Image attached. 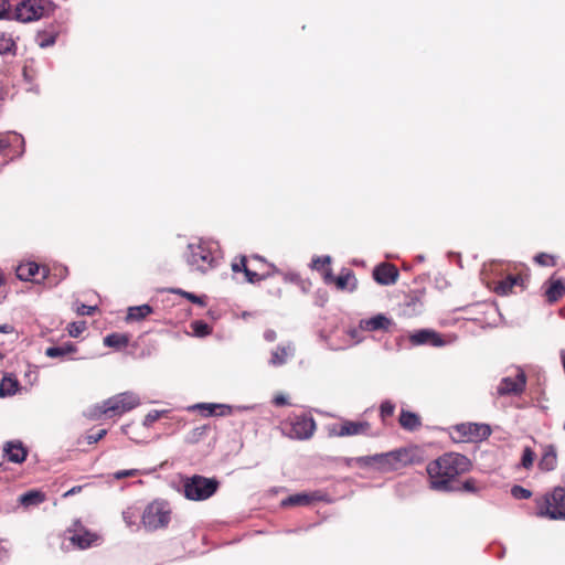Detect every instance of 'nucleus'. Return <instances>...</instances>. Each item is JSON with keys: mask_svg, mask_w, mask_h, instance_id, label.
<instances>
[{"mask_svg": "<svg viewBox=\"0 0 565 565\" xmlns=\"http://www.w3.org/2000/svg\"><path fill=\"white\" fill-rule=\"evenodd\" d=\"M470 459L458 452H446L430 461L427 467L429 487L438 492L458 491L457 477L470 471Z\"/></svg>", "mask_w": 565, "mask_h": 565, "instance_id": "nucleus-1", "label": "nucleus"}, {"mask_svg": "<svg viewBox=\"0 0 565 565\" xmlns=\"http://www.w3.org/2000/svg\"><path fill=\"white\" fill-rule=\"evenodd\" d=\"M218 254L217 243L199 238L188 244L184 258L191 270L205 274L217 266Z\"/></svg>", "mask_w": 565, "mask_h": 565, "instance_id": "nucleus-2", "label": "nucleus"}, {"mask_svg": "<svg viewBox=\"0 0 565 565\" xmlns=\"http://www.w3.org/2000/svg\"><path fill=\"white\" fill-rule=\"evenodd\" d=\"M140 405L139 396L130 391L116 394L102 404L96 405L89 413L90 418H98L102 415L109 417L122 415Z\"/></svg>", "mask_w": 565, "mask_h": 565, "instance_id": "nucleus-3", "label": "nucleus"}, {"mask_svg": "<svg viewBox=\"0 0 565 565\" xmlns=\"http://www.w3.org/2000/svg\"><path fill=\"white\" fill-rule=\"evenodd\" d=\"M55 9L56 4L51 0H22L13 11V19L29 23L50 17Z\"/></svg>", "mask_w": 565, "mask_h": 565, "instance_id": "nucleus-4", "label": "nucleus"}, {"mask_svg": "<svg viewBox=\"0 0 565 565\" xmlns=\"http://www.w3.org/2000/svg\"><path fill=\"white\" fill-rule=\"evenodd\" d=\"M536 515L548 518L551 520H565V489L555 488L551 493H546L536 500Z\"/></svg>", "mask_w": 565, "mask_h": 565, "instance_id": "nucleus-5", "label": "nucleus"}, {"mask_svg": "<svg viewBox=\"0 0 565 565\" xmlns=\"http://www.w3.org/2000/svg\"><path fill=\"white\" fill-rule=\"evenodd\" d=\"M218 484V481L214 478L195 475L184 480L183 493L189 500L204 501L217 491Z\"/></svg>", "mask_w": 565, "mask_h": 565, "instance_id": "nucleus-6", "label": "nucleus"}, {"mask_svg": "<svg viewBox=\"0 0 565 565\" xmlns=\"http://www.w3.org/2000/svg\"><path fill=\"white\" fill-rule=\"evenodd\" d=\"M171 510L166 501H153L142 513V524L149 531L166 527L170 522Z\"/></svg>", "mask_w": 565, "mask_h": 565, "instance_id": "nucleus-7", "label": "nucleus"}, {"mask_svg": "<svg viewBox=\"0 0 565 565\" xmlns=\"http://www.w3.org/2000/svg\"><path fill=\"white\" fill-rule=\"evenodd\" d=\"M491 435L490 426L487 424L463 423L454 427L452 439L459 443L476 441Z\"/></svg>", "mask_w": 565, "mask_h": 565, "instance_id": "nucleus-8", "label": "nucleus"}, {"mask_svg": "<svg viewBox=\"0 0 565 565\" xmlns=\"http://www.w3.org/2000/svg\"><path fill=\"white\" fill-rule=\"evenodd\" d=\"M371 424L366 420H342L329 428V434L337 437L370 435Z\"/></svg>", "mask_w": 565, "mask_h": 565, "instance_id": "nucleus-9", "label": "nucleus"}, {"mask_svg": "<svg viewBox=\"0 0 565 565\" xmlns=\"http://www.w3.org/2000/svg\"><path fill=\"white\" fill-rule=\"evenodd\" d=\"M407 452L404 449H395L387 452L375 454V469L381 472H388L397 470L399 463L406 457Z\"/></svg>", "mask_w": 565, "mask_h": 565, "instance_id": "nucleus-10", "label": "nucleus"}, {"mask_svg": "<svg viewBox=\"0 0 565 565\" xmlns=\"http://www.w3.org/2000/svg\"><path fill=\"white\" fill-rule=\"evenodd\" d=\"M315 429V419L311 416L301 415L291 420L288 435L295 439H308L313 435Z\"/></svg>", "mask_w": 565, "mask_h": 565, "instance_id": "nucleus-11", "label": "nucleus"}, {"mask_svg": "<svg viewBox=\"0 0 565 565\" xmlns=\"http://www.w3.org/2000/svg\"><path fill=\"white\" fill-rule=\"evenodd\" d=\"M413 345H430L435 348L445 347L450 341H446L443 335L430 329H420L409 335Z\"/></svg>", "mask_w": 565, "mask_h": 565, "instance_id": "nucleus-12", "label": "nucleus"}, {"mask_svg": "<svg viewBox=\"0 0 565 565\" xmlns=\"http://www.w3.org/2000/svg\"><path fill=\"white\" fill-rule=\"evenodd\" d=\"M68 533L71 534V542L82 550L90 547L93 543L98 540V536L86 530L78 520H76L72 527L68 529Z\"/></svg>", "mask_w": 565, "mask_h": 565, "instance_id": "nucleus-13", "label": "nucleus"}, {"mask_svg": "<svg viewBox=\"0 0 565 565\" xmlns=\"http://www.w3.org/2000/svg\"><path fill=\"white\" fill-rule=\"evenodd\" d=\"M525 384V374L522 371H518L515 376H505L501 379L497 386V393L501 396L520 394L523 392Z\"/></svg>", "mask_w": 565, "mask_h": 565, "instance_id": "nucleus-14", "label": "nucleus"}, {"mask_svg": "<svg viewBox=\"0 0 565 565\" xmlns=\"http://www.w3.org/2000/svg\"><path fill=\"white\" fill-rule=\"evenodd\" d=\"M373 278L382 286H391L397 281L398 270L392 264L382 263L373 269Z\"/></svg>", "mask_w": 565, "mask_h": 565, "instance_id": "nucleus-15", "label": "nucleus"}, {"mask_svg": "<svg viewBox=\"0 0 565 565\" xmlns=\"http://www.w3.org/2000/svg\"><path fill=\"white\" fill-rule=\"evenodd\" d=\"M394 324L393 320L383 313H377L367 319H361L359 321V328L362 331H388Z\"/></svg>", "mask_w": 565, "mask_h": 565, "instance_id": "nucleus-16", "label": "nucleus"}, {"mask_svg": "<svg viewBox=\"0 0 565 565\" xmlns=\"http://www.w3.org/2000/svg\"><path fill=\"white\" fill-rule=\"evenodd\" d=\"M3 452L8 461L13 463H22L28 456V449L20 440L7 441L3 446Z\"/></svg>", "mask_w": 565, "mask_h": 565, "instance_id": "nucleus-17", "label": "nucleus"}, {"mask_svg": "<svg viewBox=\"0 0 565 565\" xmlns=\"http://www.w3.org/2000/svg\"><path fill=\"white\" fill-rule=\"evenodd\" d=\"M295 345L292 342H288L287 344L278 345L270 353V359L268 364L271 366H281L287 363L288 359L295 355Z\"/></svg>", "mask_w": 565, "mask_h": 565, "instance_id": "nucleus-18", "label": "nucleus"}, {"mask_svg": "<svg viewBox=\"0 0 565 565\" xmlns=\"http://www.w3.org/2000/svg\"><path fill=\"white\" fill-rule=\"evenodd\" d=\"M321 499V495L318 492L315 493H296L287 497L280 503L281 507H296V505H309L313 501H318Z\"/></svg>", "mask_w": 565, "mask_h": 565, "instance_id": "nucleus-19", "label": "nucleus"}, {"mask_svg": "<svg viewBox=\"0 0 565 565\" xmlns=\"http://www.w3.org/2000/svg\"><path fill=\"white\" fill-rule=\"evenodd\" d=\"M398 422L401 427L408 431H414L422 426L420 417L416 413L405 409H402Z\"/></svg>", "mask_w": 565, "mask_h": 565, "instance_id": "nucleus-20", "label": "nucleus"}, {"mask_svg": "<svg viewBox=\"0 0 565 565\" xmlns=\"http://www.w3.org/2000/svg\"><path fill=\"white\" fill-rule=\"evenodd\" d=\"M557 456L556 449L553 445H547L544 448L543 455L539 461V467L544 471H552L556 467Z\"/></svg>", "mask_w": 565, "mask_h": 565, "instance_id": "nucleus-21", "label": "nucleus"}, {"mask_svg": "<svg viewBox=\"0 0 565 565\" xmlns=\"http://www.w3.org/2000/svg\"><path fill=\"white\" fill-rule=\"evenodd\" d=\"M77 352V348L72 342H65L62 345L50 347L45 350V355L51 359H63L68 354Z\"/></svg>", "mask_w": 565, "mask_h": 565, "instance_id": "nucleus-22", "label": "nucleus"}, {"mask_svg": "<svg viewBox=\"0 0 565 565\" xmlns=\"http://www.w3.org/2000/svg\"><path fill=\"white\" fill-rule=\"evenodd\" d=\"M335 285L340 290L353 291L356 289V278L350 269H343L342 273L335 278Z\"/></svg>", "mask_w": 565, "mask_h": 565, "instance_id": "nucleus-23", "label": "nucleus"}, {"mask_svg": "<svg viewBox=\"0 0 565 565\" xmlns=\"http://www.w3.org/2000/svg\"><path fill=\"white\" fill-rule=\"evenodd\" d=\"M40 273V266L34 262H28L20 264L17 267V277L22 281L31 280L35 275Z\"/></svg>", "mask_w": 565, "mask_h": 565, "instance_id": "nucleus-24", "label": "nucleus"}, {"mask_svg": "<svg viewBox=\"0 0 565 565\" xmlns=\"http://www.w3.org/2000/svg\"><path fill=\"white\" fill-rule=\"evenodd\" d=\"M522 282V277L510 275L498 284L495 292L501 296H507L512 292L513 287L521 286Z\"/></svg>", "mask_w": 565, "mask_h": 565, "instance_id": "nucleus-25", "label": "nucleus"}, {"mask_svg": "<svg viewBox=\"0 0 565 565\" xmlns=\"http://www.w3.org/2000/svg\"><path fill=\"white\" fill-rule=\"evenodd\" d=\"M14 143H19L21 146V151L19 156H22L24 152V139L21 135L17 132L7 134L0 137V153L4 152Z\"/></svg>", "mask_w": 565, "mask_h": 565, "instance_id": "nucleus-26", "label": "nucleus"}, {"mask_svg": "<svg viewBox=\"0 0 565 565\" xmlns=\"http://www.w3.org/2000/svg\"><path fill=\"white\" fill-rule=\"evenodd\" d=\"M45 500V494L38 490L28 491L19 497V502L24 508L39 505Z\"/></svg>", "mask_w": 565, "mask_h": 565, "instance_id": "nucleus-27", "label": "nucleus"}, {"mask_svg": "<svg viewBox=\"0 0 565 565\" xmlns=\"http://www.w3.org/2000/svg\"><path fill=\"white\" fill-rule=\"evenodd\" d=\"M153 312V308L147 303L141 306L129 307L126 320L127 321H141L147 316Z\"/></svg>", "mask_w": 565, "mask_h": 565, "instance_id": "nucleus-28", "label": "nucleus"}, {"mask_svg": "<svg viewBox=\"0 0 565 565\" xmlns=\"http://www.w3.org/2000/svg\"><path fill=\"white\" fill-rule=\"evenodd\" d=\"M129 343V335L125 333H110L104 338V345L120 350Z\"/></svg>", "mask_w": 565, "mask_h": 565, "instance_id": "nucleus-29", "label": "nucleus"}, {"mask_svg": "<svg viewBox=\"0 0 565 565\" xmlns=\"http://www.w3.org/2000/svg\"><path fill=\"white\" fill-rule=\"evenodd\" d=\"M19 382L18 380L6 375L3 376L0 384V397L12 396L18 392Z\"/></svg>", "mask_w": 565, "mask_h": 565, "instance_id": "nucleus-30", "label": "nucleus"}, {"mask_svg": "<svg viewBox=\"0 0 565 565\" xmlns=\"http://www.w3.org/2000/svg\"><path fill=\"white\" fill-rule=\"evenodd\" d=\"M565 292L564 284L558 279L551 282L550 287L546 289L545 295L550 302H555Z\"/></svg>", "mask_w": 565, "mask_h": 565, "instance_id": "nucleus-31", "label": "nucleus"}, {"mask_svg": "<svg viewBox=\"0 0 565 565\" xmlns=\"http://www.w3.org/2000/svg\"><path fill=\"white\" fill-rule=\"evenodd\" d=\"M189 411H200L203 416L217 415V403H198L189 407Z\"/></svg>", "mask_w": 565, "mask_h": 565, "instance_id": "nucleus-32", "label": "nucleus"}, {"mask_svg": "<svg viewBox=\"0 0 565 565\" xmlns=\"http://www.w3.org/2000/svg\"><path fill=\"white\" fill-rule=\"evenodd\" d=\"M57 34L56 33H47L45 31H40L36 35V41L40 47L45 49L55 44Z\"/></svg>", "mask_w": 565, "mask_h": 565, "instance_id": "nucleus-33", "label": "nucleus"}, {"mask_svg": "<svg viewBox=\"0 0 565 565\" xmlns=\"http://www.w3.org/2000/svg\"><path fill=\"white\" fill-rule=\"evenodd\" d=\"M169 414L168 409H152L143 418L142 425L147 428L151 427L154 422L161 417H166Z\"/></svg>", "mask_w": 565, "mask_h": 565, "instance_id": "nucleus-34", "label": "nucleus"}, {"mask_svg": "<svg viewBox=\"0 0 565 565\" xmlns=\"http://www.w3.org/2000/svg\"><path fill=\"white\" fill-rule=\"evenodd\" d=\"M191 328L193 330L194 335L200 338L209 335L212 331L211 327L202 320L193 321L191 323Z\"/></svg>", "mask_w": 565, "mask_h": 565, "instance_id": "nucleus-35", "label": "nucleus"}, {"mask_svg": "<svg viewBox=\"0 0 565 565\" xmlns=\"http://www.w3.org/2000/svg\"><path fill=\"white\" fill-rule=\"evenodd\" d=\"M15 47L12 38L6 33H0V55L11 53Z\"/></svg>", "mask_w": 565, "mask_h": 565, "instance_id": "nucleus-36", "label": "nucleus"}, {"mask_svg": "<svg viewBox=\"0 0 565 565\" xmlns=\"http://www.w3.org/2000/svg\"><path fill=\"white\" fill-rule=\"evenodd\" d=\"M395 411V404L390 401H383L380 405V416L383 420H385L387 417L392 416Z\"/></svg>", "mask_w": 565, "mask_h": 565, "instance_id": "nucleus-37", "label": "nucleus"}, {"mask_svg": "<svg viewBox=\"0 0 565 565\" xmlns=\"http://www.w3.org/2000/svg\"><path fill=\"white\" fill-rule=\"evenodd\" d=\"M535 454L530 447L523 449L521 466L525 469H530L533 466Z\"/></svg>", "mask_w": 565, "mask_h": 565, "instance_id": "nucleus-38", "label": "nucleus"}, {"mask_svg": "<svg viewBox=\"0 0 565 565\" xmlns=\"http://www.w3.org/2000/svg\"><path fill=\"white\" fill-rule=\"evenodd\" d=\"M511 494L514 499L525 500L531 498L532 492L529 489L515 484L511 488Z\"/></svg>", "mask_w": 565, "mask_h": 565, "instance_id": "nucleus-39", "label": "nucleus"}, {"mask_svg": "<svg viewBox=\"0 0 565 565\" xmlns=\"http://www.w3.org/2000/svg\"><path fill=\"white\" fill-rule=\"evenodd\" d=\"M85 329H86V322L79 321V322L70 323L67 331L71 337L77 338L84 332Z\"/></svg>", "mask_w": 565, "mask_h": 565, "instance_id": "nucleus-40", "label": "nucleus"}, {"mask_svg": "<svg viewBox=\"0 0 565 565\" xmlns=\"http://www.w3.org/2000/svg\"><path fill=\"white\" fill-rule=\"evenodd\" d=\"M356 463L362 468H374L375 469V455L361 456L354 459Z\"/></svg>", "mask_w": 565, "mask_h": 565, "instance_id": "nucleus-41", "label": "nucleus"}, {"mask_svg": "<svg viewBox=\"0 0 565 565\" xmlns=\"http://www.w3.org/2000/svg\"><path fill=\"white\" fill-rule=\"evenodd\" d=\"M178 292L180 295H182L184 298H186L188 300H190L191 302L196 303L201 307H204L206 305L204 297L198 296V295L189 292V291H183V290H178Z\"/></svg>", "mask_w": 565, "mask_h": 565, "instance_id": "nucleus-42", "label": "nucleus"}, {"mask_svg": "<svg viewBox=\"0 0 565 565\" xmlns=\"http://www.w3.org/2000/svg\"><path fill=\"white\" fill-rule=\"evenodd\" d=\"M13 19V12L10 11V4L8 0H0V20Z\"/></svg>", "mask_w": 565, "mask_h": 565, "instance_id": "nucleus-43", "label": "nucleus"}, {"mask_svg": "<svg viewBox=\"0 0 565 565\" xmlns=\"http://www.w3.org/2000/svg\"><path fill=\"white\" fill-rule=\"evenodd\" d=\"M534 260L541 266H553L555 264L553 256L545 253L537 254Z\"/></svg>", "mask_w": 565, "mask_h": 565, "instance_id": "nucleus-44", "label": "nucleus"}, {"mask_svg": "<svg viewBox=\"0 0 565 565\" xmlns=\"http://www.w3.org/2000/svg\"><path fill=\"white\" fill-rule=\"evenodd\" d=\"M107 434V429H99L96 433H89L86 436L87 444L93 445L98 443Z\"/></svg>", "mask_w": 565, "mask_h": 565, "instance_id": "nucleus-45", "label": "nucleus"}, {"mask_svg": "<svg viewBox=\"0 0 565 565\" xmlns=\"http://www.w3.org/2000/svg\"><path fill=\"white\" fill-rule=\"evenodd\" d=\"M457 487L459 488L458 491L463 490V491H467V492H470V493H476L478 491V488L476 486V480L472 479V478L465 480L461 483V486L457 484Z\"/></svg>", "mask_w": 565, "mask_h": 565, "instance_id": "nucleus-46", "label": "nucleus"}, {"mask_svg": "<svg viewBox=\"0 0 565 565\" xmlns=\"http://www.w3.org/2000/svg\"><path fill=\"white\" fill-rule=\"evenodd\" d=\"M139 473L138 469H127V470H118L114 473V478L117 480L128 478V477H135Z\"/></svg>", "mask_w": 565, "mask_h": 565, "instance_id": "nucleus-47", "label": "nucleus"}, {"mask_svg": "<svg viewBox=\"0 0 565 565\" xmlns=\"http://www.w3.org/2000/svg\"><path fill=\"white\" fill-rule=\"evenodd\" d=\"M245 277H246V281L250 282V284H254L256 281H259V280H263L265 279L266 276H259L257 273L248 269V268H245V270L243 271Z\"/></svg>", "mask_w": 565, "mask_h": 565, "instance_id": "nucleus-48", "label": "nucleus"}, {"mask_svg": "<svg viewBox=\"0 0 565 565\" xmlns=\"http://www.w3.org/2000/svg\"><path fill=\"white\" fill-rule=\"evenodd\" d=\"M331 263L330 256L316 257L312 259V267L319 270L322 266L329 265Z\"/></svg>", "mask_w": 565, "mask_h": 565, "instance_id": "nucleus-49", "label": "nucleus"}, {"mask_svg": "<svg viewBox=\"0 0 565 565\" xmlns=\"http://www.w3.org/2000/svg\"><path fill=\"white\" fill-rule=\"evenodd\" d=\"M246 263H247L246 257H245V256H242V257L239 258V260H238V262H234V263L232 264V270H233L234 273L244 271V270H245V268H248V267H247V265H246Z\"/></svg>", "mask_w": 565, "mask_h": 565, "instance_id": "nucleus-50", "label": "nucleus"}, {"mask_svg": "<svg viewBox=\"0 0 565 565\" xmlns=\"http://www.w3.org/2000/svg\"><path fill=\"white\" fill-rule=\"evenodd\" d=\"M234 407L227 404H217V416L232 415Z\"/></svg>", "mask_w": 565, "mask_h": 565, "instance_id": "nucleus-51", "label": "nucleus"}, {"mask_svg": "<svg viewBox=\"0 0 565 565\" xmlns=\"http://www.w3.org/2000/svg\"><path fill=\"white\" fill-rule=\"evenodd\" d=\"M122 519L128 527H131L136 523V516L131 510L124 511Z\"/></svg>", "mask_w": 565, "mask_h": 565, "instance_id": "nucleus-52", "label": "nucleus"}, {"mask_svg": "<svg viewBox=\"0 0 565 565\" xmlns=\"http://www.w3.org/2000/svg\"><path fill=\"white\" fill-rule=\"evenodd\" d=\"M97 307L95 306H87V305H81L77 307V313L81 316H90Z\"/></svg>", "mask_w": 565, "mask_h": 565, "instance_id": "nucleus-53", "label": "nucleus"}, {"mask_svg": "<svg viewBox=\"0 0 565 565\" xmlns=\"http://www.w3.org/2000/svg\"><path fill=\"white\" fill-rule=\"evenodd\" d=\"M264 339L267 341V342H274L276 339H277V333L275 330L273 329H267L265 330L264 332Z\"/></svg>", "mask_w": 565, "mask_h": 565, "instance_id": "nucleus-54", "label": "nucleus"}, {"mask_svg": "<svg viewBox=\"0 0 565 565\" xmlns=\"http://www.w3.org/2000/svg\"><path fill=\"white\" fill-rule=\"evenodd\" d=\"M360 331H362L359 327L358 328H353V329H350L348 331V334L355 340L356 343L361 342L362 341V338H360Z\"/></svg>", "mask_w": 565, "mask_h": 565, "instance_id": "nucleus-55", "label": "nucleus"}, {"mask_svg": "<svg viewBox=\"0 0 565 565\" xmlns=\"http://www.w3.org/2000/svg\"><path fill=\"white\" fill-rule=\"evenodd\" d=\"M274 404L276 406H285L288 404V398L285 395H277L274 398Z\"/></svg>", "mask_w": 565, "mask_h": 565, "instance_id": "nucleus-56", "label": "nucleus"}, {"mask_svg": "<svg viewBox=\"0 0 565 565\" xmlns=\"http://www.w3.org/2000/svg\"><path fill=\"white\" fill-rule=\"evenodd\" d=\"M335 276L332 274L331 269H327L323 276V280L326 284L335 282Z\"/></svg>", "mask_w": 565, "mask_h": 565, "instance_id": "nucleus-57", "label": "nucleus"}, {"mask_svg": "<svg viewBox=\"0 0 565 565\" xmlns=\"http://www.w3.org/2000/svg\"><path fill=\"white\" fill-rule=\"evenodd\" d=\"M81 490H82L81 486H75V487L71 488L68 491H66L64 497L74 495V494L81 492Z\"/></svg>", "mask_w": 565, "mask_h": 565, "instance_id": "nucleus-58", "label": "nucleus"}, {"mask_svg": "<svg viewBox=\"0 0 565 565\" xmlns=\"http://www.w3.org/2000/svg\"><path fill=\"white\" fill-rule=\"evenodd\" d=\"M12 331H13V327L11 324H8V323L0 324L1 333H11Z\"/></svg>", "mask_w": 565, "mask_h": 565, "instance_id": "nucleus-59", "label": "nucleus"}, {"mask_svg": "<svg viewBox=\"0 0 565 565\" xmlns=\"http://www.w3.org/2000/svg\"><path fill=\"white\" fill-rule=\"evenodd\" d=\"M235 411H238V412H245V411H250L253 409L254 407L253 406H233Z\"/></svg>", "mask_w": 565, "mask_h": 565, "instance_id": "nucleus-60", "label": "nucleus"}, {"mask_svg": "<svg viewBox=\"0 0 565 565\" xmlns=\"http://www.w3.org/2000/svg\"><path fill=\"white\" fill-rule=\"evenodd\" d=\"M416 259H417L418 262H424V259H425V258H424V256H423V255H418V256L416 257Z\"/></svg>", "mask_w": 565, "mask_h": 565, "instance_id": "nucleus-61", "label": "nucleus"}, {"mask_svg": "<svg viewBox=\"0 0 565 565\" xmlns=\"http://www.w3.org/2000/svg\"><path fill=\"white\" fill-rule=\"evenodd\" d=\"M4 284V278L3 276L0 274V287Z\"/></svg>", "mask_w": 565, "mask_h": 565, "instance_id": "nucleus-62", "label": "nucleus"}, {"mask_svg": "<svg viewBox=\"0 0 565 565\" xmlns=\"http://www.w3.org/2000/svg\"><path fill=\"white\" fill-rule=\"evenodd\" d=\"M46 277V268H43V278Z\"/></svg>", "mask_w": 565, "mask_h": 565, "instance_id": "nucleus-63", "label": "nucleus"}, {"mask_svg": "<svg viewBox=\"0 0 565 565\" xmlns=\"http://www.w3.org/2000/svg\"><path fill=\"white\" fill-rule=\"evenodd\" d=\"M563 429L565 430V422H564V425H563Z\"/></svg>", "mask_w": 565, "mask_h": 565, "instance_id": "nucleus-64", "label": "nucleus"}]
</instances>
